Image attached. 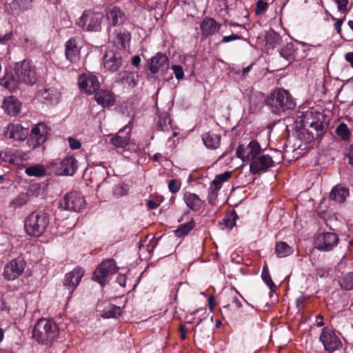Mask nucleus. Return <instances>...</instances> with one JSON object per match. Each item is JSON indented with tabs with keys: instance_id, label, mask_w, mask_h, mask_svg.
Instances as JSON below:
<instances>
[{
	"instance_id": "obj_33",
	"label": "nucleus",
	"mask_w": 353,
	"mask_h": 353,
	"mask_svg": "<svg viewBox=\"0 0 353 353\" xmlns=\"http://www.w3.org/2000/svg\"><path fill=\"white\" fill-rule=\"evenodd\" d=\"M120 81L121 83L127 85L128 87H134L138 81V74L137 73L123 71L120 73Z\"/></svg>"
},
{
	"instance_id": "obj_2",
	"label": "nucleus",
	"mask_w": 353,
	"mask_h": 353,
	"mask_svg": "<svg viewBox=\"0 0 353 353\" xmlns=\"http://www.w3.org/2000/svg\"><path fill=\"white\" fill-rule=\"evenodd\" d=\"M266 105L271 112L281 115L285 111L292 110L296 103L290 92L283 88H276L266 98Z\"/></svg>"
},
{
	"instance_id": "obj_16",
	"label": "nucleus",
	"mask_w": 353,
	"mask_h": 353,
	"mask_svg": "<svg viewBox=\"0 0 353 353\" xmlns=\"http://www.w3.org/2000/svg\"><path fill=\"white\" fill-rule=\"evenodd\" d=\"M169 67L167 56L163 53H158L152 57L148 63V69L152 74L161 72L164 74Z\"/></svg>"
},
{
	"instance_id": "obj_10",
	"label": "nucleus",
	"mask_w": 353,
	"mask_h": 353,
	"mask_svg": "<svg viewBox=\"0 0 353 353\" xmlns=\"http://www.w3.org/2000/svg\"><path fill=\"white\" fill-rule=\"evenodd\" d=\"M272 157L268 154H260L250 164V171L253 174H260L274 166Z\"/></svg>"
},
{
	"instance_id": "obj_34",
	"label": "nucleus",
	"mask_w": 353,
	"mask_h": 353,
	"mask_svg": "<svg viewBox=\"0 0 353 353\" xmlns=\"http://www.w3.org/2000/svg\"><path fill=\"white\" fill-rule=\"evenodd\" d=\"M266 44L271 48H274L281 41V37L274 30L270 29L265 32Z\"/></svg>"
},
{
	"instance_id": "obj_62",
	"label": "nucleus",
	"mask_w": 353,
	"mask_h": 353,
	"mask_svg": "<svg viewBox=\"0 0 353 353\" xmlns=\"http://www.w3.org/2000/svg\"><path fill=\"white\" fill-rule=\"evenodd\" d=\"M232 303L235 304L236 307L238 308H240L242 306L241 301L237 297L233 299Z\"/></svg>"
},
{
	"instance_id": "obj_58",
	"label": "nucleus",
	"mask_w": 353,
	"mask_h": 353,
	"mask_svg": "<svg viewBox=\"0 0 353 353\" xmlns=\"http://www.w3.org/2000/svg\"><path fill=\"white\" fill-rule=\"evenodd\" d=\"M343 24V20L342 19H338L336 23H334L335 29L337 31V33L340 34L341 32V26Z\"/></svg>"
},
{
	"instance_id": "obj_11",
	"label": "nucleus",
	"mask_w": 353,
	"mask_h": 353,
	"mask_svg": "<svg viewBox=\"0 0 353 353\" xmlns=\"http://www.w3.org/2000/svg\"><path fill=\"white\" fill-rule=\"evenodd\" d=\"M77 161L72 157H68L61 161H54L52 165L57 175L72 176L77 169Z\"/></svg>"
},
{
	"instance_id": "obj_60",
	"label": "nucleus",
	"mask_w": 353,
	"mask_h": 353,
	"mask_svg": "<svg viewBox=\"0 0 353 353\" xmlns=\"http://www.w3.org/2000/svg\"><path fill=\"white\" fill-rule=\"evenodd\" d=\"M345 59L350 63L351 66L353 68V52H348L345 54Z\"/></svg>"
},
{
	"instance_id": "obj_29",
	"label": "nucleus",
	"mask_w": 353,
	"mask_h": 353,
	"mask_svg": "<svg viewBox=\"0 0 353 353\" xmlns=\"http://www.w3.org/2000/svg\"><path fill=\"white\" fill-rule=\"evenodd\" d=\"M183 200L186 205L194 211H199L203 206V201L194 193L185 192Z\"/></svg>"
},
{
	"instance_id": "obj_20",
	"label": "nucleus",
	"mask_w": 353,
	"mask_h": 353,
	"mask_svg": "<svg viewBox=\"0 0 353 353\" xmlns=\"http://www.w3.org/2000/svg\"><path fill=\"white\" fill-rule=\"evenodd\" d=\"M81 39L78 37L71 38L65 45L66 58L72 63L78 61L80 59Z\"/></svg>"
},
{
	"instance_id": "obj_54",
	"label": "nucleus",
	"mask_w": 353,
	"mask_h": 353,
	"mask_svg": "<svg viewBox=\"0 0 353 353\" xmlns=\"http://www.w3.org/2000/svg\"><path fill=\"white\" fill-rule=\"evenodd\" d=\"M241 37L237 34H232L229 36H224L222 39V42L228 43L234 40L240 39Z\"/></svg>"
},
{
	"instance_id": "obj_46",
	"label": "nucleus",
	"mask_w": 353,
	"mask_h": 353,
	"mask_svg": "<svg viewBox=\"0 0 353 353\" xmlns=\"http://www.w3.org/2000/svg\"><path fill=\"white\" fill-rule=\"evenodd\" d=\"M220 189H219V187H214L212 185H210V188H208V201L210 205H214V202L217 198L218 192Z\"/></svg>"
},
{
	"instance_id": "obj_52",
	"label": "nucleus",
	"mask_w": 353,
	"mask_h": 353,
	"mask_svg": "<svg viewBox=\"0 0 353 353\" xmlns=\"http://www.w3.org/2000/svg\"><path fill=\"white\" fill-rule=\"evenodd\" d=\"M337 3L338 10L340 12H345L347 10L348 0H334Z\"/></svg>"
},
{
	"instance_id": "obj_37",
	"label": "nucleus",
	"mask_w": 353,
	"mask_h": 353,
	"mask_svg": "<svg viewBox=\"0 0 353 353\" xmlns=\"http://www.w3.org/2000/svg\"><path fill=\"white\" fill-rule=\"evenodd\" d=\"M121 314V307L108 303L102 311L101 316L104 318H116Z\"/></svg>"
},
{
	"instance_id": "obj_4",
	"label": "nucleus",
	"mask_w": 353,
	"mask_h": 353,
	"mask_svg": "<svg viewBox=\"0 0 353 353\" xmlns=\"http://www.w3.org/2000/svg\"><path fill=\"white\" fill-rule=\"evenodd\" d=\"M49 225V216L44 211H34L29 214L24 223L26 232L32 236L39 237L46 230Z\"/></svg>"
},
{
	"instance_id": "obj_59",
	"label": "nucleus",
	"mask_w": 353,
	"mask_h": 353,
	"mask_svg": "<svg viewBox=\"0 0 353 353\" xmlns=\"http://www.w3.org/2000/svg\"><path fill=\"white\" fill-rule=\"evenodd\" d=\"M147 205L150 209L153 210L156 209L159 206V204L152 200H149L147 202Z\"/></svg>"
},
{
	"instance_id": "obj_42",
	"label": "nucleus",
	"mask_w": 353,
	"mask_h": 353,
	"mask_svg": "<svg viewBox=\"0 0 353 353\" xmlns=\"http://www.w3.org/2000/svg\"><path fill=\"white\" fill-rule=\"evenodd\" d=\"M129 186L125 183H119L113 187L112 194L115 198H120L128 194Z\"/></svg>"
},
{
	"instance_id": "obj_43",
	"label": "nucleus",
	"mask_w": 353,
	"mask_h": 353,
	"mask_svg": "<svg viewBox=\"0 0 353 353\" xmlns=\"http://www.w3.org/2000/svg\"><path fill=\"white\" fill-rule=\"evenodd\" d=\"M230 176V172H225L223 173L219 174L214 177L210 185L214 187H219V189H221L222 183L228 181Z\"/></svg>"
},
{
	"instance_id": "obj_21",
	"label": "nucleus",
	"mask_w": 353,
	"mask_h": 353,
	"mask_svg": "<svg viewBox=\"0 0 353 353\" xmlns=\"http://www.w3.org/2000/svg\"><path fill=\"white\" fill-rule=\"evenodd\" d=\"M46 139L47 126L45 124L41 123L32 128L29 141L32 142L34 148L43 144Z\"/></svg>"
},
{
	"instance_id": "obj_35",
	"label": "nucleus",
	"mask_w": 353,
	"mask_h": 353,
	"mask_svg": "<svg viewBox=\"0 0 353 353\" xmlns=\"http://www.w3.org/2000/svg\"><path fill=\"white\" fill-rule=\"evenodd\" d=\"M275 252L277 256L281 258L291 254L293 252V250L285 242L281 241L276 243Z\"/></svg>"
},
{
	"instance_id": "obj_51",
	"label": "nucleus",
	"mask_w": 353,
	"mask_h": 353,
	"mask_svg": "<svg viewBox=\"0 0 353 353\" xmlns=\"http://www.w3.org/2000/svg\"><path fill=\"white\" fill-rule=\"evenodd\" d=\"M268 5L266 2H264L262 0H259L256 3V14H259L264 12L268 8Z\"/></svg>"
},
{
	"instance_id": "obj_19",
	"label": "nucleus",
	"mask_w": 353,
	"mask_h": 353,
	"mask_svg": "<svg viewBox=\"0 0 353 353\" xmlns=\"http://www.w3.org/2000/svg\"><path fill=\"white\" fill-rule=\"evenodd\" d=\"M130 124V123L120 129L118 133L111 138L110 143L115 148L123 149L129 144L131 131Z\"/></svg>"
},
{
	"instance_id": "obj_38",
	"label": "nucleus",
	"mask_w": 353,
	"mask_h": 353,
	"mask_svg": "<svg viewBox=\"0 0 353 353\" xmlns=\"http://www.w3.org/2000/svg\"><path fill=\"white\" fill-rule=\"evenodd\" d=\"M335 133L341 141H348L351 136V132L347 125L344 123H340L335 130Z\"/></svg>"
},
{
	"instance_id": "obj_17",
	"label": "nucleus",
	"mask_w": 353,
	"mask_h": 353,
	"mask_svg": "<svg viewBox=\"0 0 353 353\" xmlns=\"http://www.w3.org/2000/svg\"><path fill=\"white\" fill-rule=\"evenodd\" d=\"M83 274V270L81 268H77L65 275L63 285L68 290L70 294L78 286Z\"/></svg>"
},
{
	"instance_id": "obj_9",
	"label": "nucleus",
	"mask_w": 353,
	"mask_h": 353,
	"mask_svg": "<svg viewBox=\"0 0 353 353\" xmlns=\"http://www.w3.org/2000/svg\"><path fill=\"white\" fill-rule=\"evenodd\" d=\"M26 265V261L22 257L15 258L5 265L3 276L9 281H13L23 273Z\"/></svg>"
},
{
	"instance_id": "obj_24",
	"label": "nucleus",
	"mask_w": 353,
	"mask_h": 353,
	"mask_svg": "<svg viewBox=\"0 0 353 353\" xmlns=\"http://www.w3.org/2000/svg\"><path fill=\"white\" fill-rule=\"evenodd\" d=\"M221 26V25L218 23L213 18L205 17L200 23L202 36L207 37L214 34L220 30Z\"/></svg>"
},
{
	"instance_id": "obj_28",
	"label": "nucleus",
	"mask_w": 353,
	"mask_h": 353,
	"mask_svg": "<svg viewBox=\"0 0 353 353\" xmlns=\"http://www.w3.org/2000/svg\"><path fill=\"white\" fill-rule=\"evenodd\" d=\"M39 97L43 102L57 103L60 98V93L57 89L50 88L42 90Z\"/></svg>"
},
{
	"instance_id": "obj_31",
	"label": "nucleus",
	"mask_w": 353,
	"mask_h": 353,
	"mask_svg": "<svg viewBox=\"0 0 353 353\" xmlns=\"http://www.w3.org/2000/svg\"><path fill=\"white\" fill-rule=\"evenodd\" d=\"M204 145L211 149H216L220 145L221 136L212 132L204 133L202 135Z\"/></svg>"
},
{
	"instance_id": "obj_39",
	"label": "nucleus",
	"mask_w": 353,
	"mask_h": 353,
	"mask_svg": "<svg viewBox=\"0 0 353 353\" xmlns=\"http://www.w3.org/2000/svg\"><path fill=\"white\" fill-rule=\"evenodd\" d=\"M310 128H312L315 133L312 132V138L318 139L319 137L322 136L326 129V125L321 121H312L310 124Z\"/></svg>"
},
{
	"instance_id": "obj_25",
	"label": "nucleus",
	"mask_w": 353,
	"mask_h": 353,
	"mask_svg": "<svg viewBox=\"0 0 353 353\" xmlns=\"http://www.w3.org/2000/svg\"><path fill=\"white\" fill-rule=\"evenodd\" d=\"M130 40V34L125 29L116 30L112 34V41L119 48L125 49Z\"/></svg>"
},
{
	"instance_id": "obj_40",
	"label": "nucleus",
	"mask_w": 353,
	"mask_h": 353,
	"mask_svg": "<svg viewBox=\"0 0 353 353\" xmlns=\"http://www.w3.org/2000/svg\"><path fill=\"white\" fill-rule=\"evenodd\" d=\"M25 172L30 176H42L46 174V169L43 165H35L26 168Z\"/></svg>"
},
{
	"instance_id": "obj_63",
	"label": "nucleus",
	"mask_w": 353,
	"mask_h": 353,
	"mask_svg": "<svg viewBox=\"0 0 353 353\" xmlns=\"http://www.w3.org/2000/svg\"><path fill=\"white\" fill-rule=\"evenodd\" d=\"M252 67V64H250V65L243 68V70H242L243 74V75L247 74L250 72V70H251Z\"/></svg>"
},
{
	"instance_id": "obj_8",
	"label": "nucleus",
	"mask_w": 353,
	"mask_h": 353,
	"mask_svg": "<svg viewBox=\"0 0 353 353\" xmlns=\"http://www.w3.org/2000/svg\"><path fill=\"white\" fill-rule=\"evenodd\" d=\"M261 153V147L256 141H251L247 145H239L236 151L238 158L243 161L252 162Z\"/></svg>"
},
{
	"instance_id": "obj_49",
	"label": "nucleus",
	"mask_w": 353,
	"mask_h": 353,
	"mask_svg": "<svg viewBox=\"0 0 353 353\" xmlns=\"http://www.w3.org/2000/svg\"><path fill=\"white\" fill-rule=\"evenodd\" d=\"M32 0H15L14 3L17 4L22 10L28 9L31 6Z\"/></svg>"
},
{
	"instance_id": "obj_47",
	"label": "nucleus",
	"mask_w": 353,
	"mask_h": 353,
	"mask_svg": "<svg viewBox=\"0 0 353 353\" xmlns=\"http://www.w3.org/2000/svg\"><path fill=\"white\" fill-rule=\"evenodd\" d=\"M261 277H262L263 280L265 282L267 285L269 287L270 291L271 292L275 291V290L276 289V286L272 281L269 273L268 272H265L263 270L261 274Z\"/></svg>"
},
{
	"instance_id": "obj_14",
	"label": "nucleus",
	"mask_w": 353,
	"mask_h": 353,
	"mask_svg": "<svg viewBox=\"0 0 353 353\" xmlns=\"http://www.w3.org/2000/svg\"><path fill=\"white\" fill-rule=\"evenodd\" d=\"M338 236L332 232H324L319 234L315 240V247L321 251L328 252L336 246Z\"/></svg>"
},
{
	"instance_id": "obj_64",
	"label": "nucleus",
	"mask_w": 353,
	"mask_h": 353,
	"mask_svg": "<svg viewBox=\"0 0 353 353\" xmlns=\"http://www.w3.org/2000/svg\"><path fill=\"white\" fill-rule=\"evenodd\" d=\"M214 299L213 296H210L208 299V303L210 309H212V307H214Z\"/></svg>"
},
{
	"instance_id": "obj_32",
	"label": "nucleus",
	"mask_w": 353,
	"mask_h": 353,
	"mask_svg": "<svg viewBox=\"0 0 353 353\" xmlns=\"http://www.w3.org/2000/svg\"><path fill=\"white\" fill-rule=\"evenodd\" d=\"M107 17L112 26H117L123 21L125 15L120 8L114 6L107 13Z\"/></svg>"
},
{
	"instance_id": "obj_18",
	"label": "nucleus",
	"mask_w": 353,
	"mask_h": 353,
	"mask_svg": "<svg viewBox=\"0 0 353 353\" xmlns=\"http://www.w3.org/2000/svg\"><path fill=\"white\" fill-rule=\"evenodd\" d=\"M0 159L5 162L19 165L27 160L26 152L19 150L7 149L0 152Z\"/></svg>"
},
{
	"instance_id": "obj_53",
	"label": "nucleus",
	"mask_w": 353,
	"mask_h": 353,
	"mask_svg": "<svg viewBox=\"0 0 353 353\" xmlns=\"http://www.w3.org/2000/svg\"><path fill=\"white\" fill-rule=\"evenodd\" d=\"M68 144L72 150H77L81 148V143L78 140L72 137L68 138Z\"/></svg>"
},
{
	"instance_id": "obj_30",
	"label": "nucleus",
	"mask_w": 353,
	"mask_h": 353,
	"mask_svg": "<svg viewBox=\"0 0 353 353\" xmlns=\"http://www.w3.org/2000/svg\"><path fill=\"white\" fill-rule=\"evenodd\" d=\"M348 195L349 188L343 185H335L330 192V198L339 203L344 202Z\"/></svg>"
},
{
	"instance_id": "obj_41",
	"label": "nucleus",
	"mask_w": 353,
	"mask_h": 353,
	"mask_svg": "<svg viewBox=\"0 0 353 353\" xmlns=\"http://www.w3.org/2000/svg\"><path fill=\"white\" fill-rule=\"evenodd\" d=\"M342 288L346 290H353V272H349L339 279Z\"/></svg>"
},
{
	"instance_id": "obj_27",
	"label": "nucleus",
	"mask_w": 353,
	"mask_h": 353,
	"mask_svg": "<svg viewBox=\"0 0 353 353\" xmlns=\"http://www.w3.org/2000/svg\"><path fill=\"white\" fill-rule=\"evenodd\" d=\"M98 104L103 107H109L114 105V98L112 93L108 90H100L94 96Z\"/></svg>"
},
{
	"instance_id": "obj_6",
	"label": "nucleus",
	"mask_w": 353,
	"mask_h": 353,
	"mask_svg": "<svg viewBox=\"0 0 353 353\" xmlns=\"http://www.w3.org/2000/svg\"><path fill=\"white\" fill-rule=\"evenodd\" d=\"M118 268L112 259L103 261L93 274L92 279L97 281L101 286L107 283V278L117 272Z\"/></svg>"
},
{
	"instance_id": "obj_61",
	"label": "nucleus",
	"mask_w": 353,
	"mask_h": 353,
	"mask_svg": "<svg viewBox=\"0 0 353 353\" xmlns=\"http://www.w3.org/2000/svg\"><path fill=\"white\" fill-rule=\"evenodd\" d=\"M119 283L121 286H124L125 283V278L123 275H119L117 278Z\"/></svg>"
},
{
	"instance_id": "obj_56",
	"label": "nucleus",
	"mask_w": 353,
	"mask_h": 353,
	"mask_svg": "<svg viewBox=\"0 0 353 353\" xmlns=\"http://www.w3.org/2000/svg\"><path fill=\"white\" fill-rule=\"evenodd\" d=\"M179 331H180L181 339L185 340L186 339V334L188 332V328L185 326L181 325L179 327Z\"/></svg>"
},
{
	"instance_id": "obj_13",
	"label": "nucleus",
	"mask_w": 353,
	"mask_h": 353,
	"mask_svg": "<svg viewBox=\"0 0 353 353\" xmlns=\"http://www.w3.org/2000/svg\"><path fill=\"white\" fill-rule=\"evenodd\" d=\"M320 341L323 344L325 350L329 352H334L341 345V342L339 337L332 330L328 327L323 329L320 336Z\"/></svg>"
},
{
	"instance_id": "obj_36",
	"label": "nucleus",
	"mask_w": 353,
	"mask_h": 353,
	"mask_svg": "<svg viewBox=\"0 0 353 353\" xmlns=\"http://www.w3.org/2000/svg\"><path fill=\"white\" fill-rule=\"evenodd\" d=\"M194 225L195 221L193 219L188 223L181 224L174 230L175 235L177 237L185 236L194 228Z\"/></svg>"
},
{
	"instance_id": "obj_44",
	"label": "nucleus",
	"mask_w": 353,
	"mask_h": 353,
	"mask_svg": "<svg viewBox=\"0 0 353 353\" xmlns=\"http://www.w3.org/2000/svg\"><path fill=\"white\" fill-rule=\"evenodd\" d=\"M28 196L26 194H21L17 198L13 199L10 205L13 209L22 207L27 203Z\"/></svg>"
},
{
	"instance_id": "obj_23",
	"label": "nucleus",
	"mask_w": 353,
	"mask_h": 353,
	"mask_svg": "<svg viewBox=\"0 0 353 353\" xmlns=\"http://www.w3.org/2000/svg\"><path fill=\"white\" fill-rule=\"evenodd\" d=\"M4 134L5 136L9 139H13L17 141H23L28 134V130L19 124H9Z\"/></svg>"
},
{
	"instance_id": "obj_1",
	"label": "nucleus",
	"mask_w": 353,
	"mask_h": 353,
	"mask_svg": "<svg viewBox=\"0 0 353 353\" xmlns=\"http://www.w3.org/2000/svg\"><path fill=\"white\" fill-rule=\"evenodd\" d=\"M37 74L34 65L29 61L16 63L14 73L7 72L1 79L0 84L8 90H14L18 85L24 83L32 85L37 83Z\"/></svg>"
},
{
	"instance_id": "obj_7",
	"label": "nucleus",
	"mask_w": 353,
	"mask_h": 353,
	"mask_svg": "<svg viewBox=\"0 0 353 353\" xmlns=\"http://www.w3.org/2000/svg\"><path fill=\"white\" fill-rule=\"evenodd\" d=\"M60 207L64 210L79 212L83 209L85 201L82 195L77 192H71L66 194L59 201Z\"/></svg>"
},
{
	"instance_id": "obj_15",
	"label": "nucleus",
	"mask_w": 353,
	"mask_h": 353,
	"mask_svg": "<svg viewBox=\"0 0 353 353\" xmlns=\"http://www.w3.org/2000/svg\"><path fill=\"white\" fill-rule=\"evenodd\" d=\"M103 64L104 68L108 71H118L123 65L121 54L113 50L107 51L103 57Z\"/></svg>"
},
{
	"instance_id": "obj_48",
	"label": "nucleus",
	"mask_w": 353,
	"mask_h": 353,
	"mask_svg": "<svg viewBox=\"0 0 353 353\" xmlns=\"http://www.w3.org/2000/svg\"><path fill=\"white\" fill-rule=\"evenodd\" d=\"M181 181L178 179H172L168 183V189L172 193H176L180 190Z\"/></svg>"
},
{
	"instance_id": "obj_57",
	"label": "nucleus",
	"mask_w": 353,
	"mask_h": 353,
	"mask_svg": "<svg viewBox=\"0 0 353 353\" xmlns=\"http://www.w3.org/2000/svg\"><path fill=\"white\" fill-rule=\"evenodd\" d=\"M141 63V58L139 55H136L132 59V64L135 67H138Z\"/></svg>"
},
{
	"instance_id": "obj_22",
	"label": "nucleus",
	"mask_w": 353,
	"mask_h": 353,
	"mask_svg": "<svg viewBox=\"0 0 353 353\" xmlns=\"http://www.w3.org/2000/svg\"><path fill=\"white\" fill-rule=\"evenodd\" d=\"M299 49L294 46L292 43H288L279 50L281 57L285 59L288 62L291 63L294 60H300L303 59L305 54L303 50L302 54H299Z\"/></svg>"
},
{
	"instance_id": "obj_12",
	"label": "nucleus",
	"mask_w": 353,
	"mask_h": 353,
	"mask_svg": "<svg viewBox=\"0 0 353 353\" xmlns=\"http://www.w3.org/2000/svg\"><path fill=\"white\" fill-rule=\"evenodd\" d=\"M79 89L86 94H94L99 88L98 79L91 74H82L79 77Z\"/></svg>"
},
{
	"instance_id": "obj_3",
	"label": "nucleus",
	"mask_w": 353,
	"mask_h": 353,
	"mask_svg": "<svg viewBox=\"0 0 353 353\" xmlns=\"http://www.w3.org/2000/svg\"><path fill=\"white\" fill-rule=\"evenodd\" d=\"M32 334L38 343L48 344L58 338L59 329L52 320L41 319L34 324Z\"/></svg>"
},
{
	"instance_id": "obj_45",
	"label": "nucleus",
	"mask_w": 353,
	"mask_h": 353,
	"mask_svg": "<svg viewBox=\"0 0 353 353\" xmlns=\"http://www.w3.org/2000/svg\"><path fill=\"white\" fill-rule=\"evenodd\" d=\"M159 127L162 131H167L171 128V120L167 114H162L159 117Z\"/></svg>"
},
{
	"instance_id": "obj_26",
	"label": "nucleus",
	"mask_w": 353,
	"mask_h": 353,
	"mask_svg": "<svg viewBox=\"0 0 353 353\" xmlns=\"http://www.w3.org/2000/svg\"><path fill=\"white\" fill-rule=\"evenodd\" d=\"M2 107L8 114L15 116L21 110V103L17 98L10 96L3 100Z\"/></svg>"
},
{
	"instance_id": "obj_55",
	"label": "nucleus",
	"mask_w": 353,
	"mask_h": 353,
	"mask_svg": "<svg viewBox=\"0 0 353 353\" xmlns=\"http://www.w3.org/2000/svg\"><path fill=\"white\" fill-rule=\"evenodd\" d=\"M12 34L6 33L4 35L0 36V45L6 46L11 39Z\"/></svg>"
},
{
	"instance_id": "obj_50",
	"label": "nucleus",
	"mask_w": 353,
	"mask_h": 353,
	"mask_svg": "<svg viewBox=\"0 0 353 353\" xmlns=\"http://www.w3.org/2000/svg\"><path fill=\"white\" fill-rule=\"evenodd\" d=\"M172 69L177 79H181L183 78L184 73L182 67L178 65H172Z\"/></svg>"
},
{
	"instance_id": "obj_5",
	"label": "nucleus",
	"mask_w": 353,
	"mask_h": 353,
	"mask_svg": "<svg viewBox=\"0 0 353 353\" xmlns=\"http://www.w3.org/2000/svg\"><path fill=\"white\" fill-rule=\"evenodd\" d=\"M103 18L101 12L85 10L78 19L77 25L83 30L97 32L101 30Z\"/></svg>"
}]
</instances>
